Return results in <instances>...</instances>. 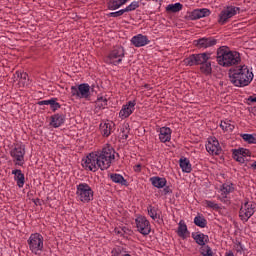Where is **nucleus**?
Listing matches in <instances>:
<instances>
[{
    "label": "nucleus",
    "instance_id": "obj_49",
    "mask_svg": "<svg viewBox=\"0 0 256 256\" xmlns=\"http://www.w3.org/2000/svg\"><path fill=\"white\" fill-rule=\"evenodd\" d=\"M145 88H146V89H149V85L146 84V85H145Z\"/></svg>",
    "mask_w": 256,
    "mask_h": 256
},
{
    "label": "nucleus",
    "instance_id": "obj_38",
    "mask_svg": "<svg viewBox=\"0 0 256 256\" xmlns=\"http://www.w3.org/2000/svg\"><path fill=\"white\" fill-rule=\"evenodd\" d=\"M233 159L238 163H245V158L241 155L239 149L233 151Z\"/></svg>",
    "mask_w": 256,
    "mask_h": 256
},
{
    "label": "nucleus",
    "instance_id": "obj_17",
    "mask_svg": "<svg viewBox=\"0 0 256 256\" xmlns=\"http://www.w3.org/2000/svg\"><path fill=\"white\" fill-rule=\"evenodd\" d=\"M235 191V185L231 182H226L222 184L220 187V195L218 196V199L222 201V203H225L227 201V197H229L230 193H233Z\"/></svg>",
    "mask_w": 256,
    "mask_h": 256
},
{
    "label": "nucleus",
    "instance_id": "obj_33",
    "mask_svg": "<svg viewBox=\"0 0 256 256\" xmlns=\"http://www.w3.org/2000/svg\"><path fill=\"white\" fill-rule=\"evenodd\" d=\"M200 71L204 73V75H211V62H205L204 64H200Z\"/></svg>",
    "mask_w": 256,
    "mask_h": 256
},
{
    "label": "nucleus",
    "instance_id": "obj_22",
    "mask_svg": "<svg viewBox=\"0 0 256 256\" xmlns=\"http://www.w3.org/2000/svg\"><path fill=\"white\" fill-rule=\"evenodd\" d=\"M12 175H14V181H16L19 189H23L25 185V174L20 169L12 170Z\"/></svg>",
    "mask_w": 256,
    "mask_h": 256
},
{
    "label": "nucleus",
    "instance_id": "obj_43",
    "mask_svg": "<svg viewBox=\"0 0 256 256\" xmlns=\"http://www.w3.org/2000/svg\"><path fill=\"white\" fill-rule=\"evenodd\" d=\"M171 193H173V190H171V187L169 186H165L164 189H163V194L164 195H171Z\"/></svg>",
    "mask_w": 256,
    "mask_h": 256
},
{
    "label": "nucleus",
    "instance_id": "obj_9",
    "mask_svg": "<svg viewBox=\"0 0 256 256\" xmlns=\"http://www.w3.org/2000/svg\"><path fill=\"white\" fill-rule=\"evenodd\" d=\"M211 59V53L204 52L200 54H192L188 58L184 59V65L193 67V65H203L209 62Z\"/></svg>",
    "mask_w": 256,
    "mask_h": 256
},
{
    "label": "nucleus",
    "instance_id": "obj_34",
    "mask_svg": "<svg viewBox=\"0 0 256 256\" xmlns=\"http://www.w3.org/2000/svg\"><path fill=\"white\" fill-rule=\"evenodd\" d=\"M148 215L153 219V221H156V219H159V214L157 213V208L153 207L152 205L147 207Z\"/></svg>",
    "mask_w": 256,
    "mask_h": 256
},
{
    "label": "nucleus",
    "instance_id": "obj_2",
    "mask_svg": "<svg viewBox=\"0 0 256 256\" xmlns=\"http://www.w3.org/2000/svg\"><path fill=\"white\" fill-rule=\"evenodd\" d=\"M253 70L249 69L247 65L237 66L230 70L229 79L234 87H248L253 81Z\"/></svg>",
    "mask_w": 256,
    "mask_h": 256
},
{
    "label": "nucleus",
    "instance_id": "obj_20",
    "mask_svg": "<svg viewBox=\"0 0 256 256\" xmlns=\"http://www.w3.org/2000/svg\"><path fill=\"white\" fill-rule=\"evenodd\" d=\"M130 41L134 47H145V45H149L150 43L149 38L143 34L133 36Z\"/></svg>",
    "mask_w": 256,
    "mask_h": 256
},
{
    "label": "nucleus",
    "instance_id": "obj_36",
    "mask_svg": "<svg viewBox=\"0 0 256 256\" xmlns=\"http://www.w3.org/2000/svg\"><path fill=\"white\" fill-rule=\"evenodd\" d=\"M194 223L197 227H201L202 229L207 227V220H205L202 216H196L194 218Z\"/></svg>",
    "mask_w": 256,
    "mask_h": 256
},
{
    "label": "nucleus",
    "instance_id": "obj_6",
    "mask_svg": "<svg viewBox=\"0 0 256 256\" xmlns=\"http://www.w3.org/2000/svg\"><path fill=\"white\" fill-rule=\"evenodd\" d=\"M25 146L23 143H17L12 146L10 149V157L14 165H18L19 167H23L25 165Z\"/></svg>",
    "mask_w": 256,
    "mask_h": 256
},
{
    "label": "nucleus",
    "instance_id": "obj_11",
    "mask_svg": "<svg viewBox=\"0 0 256 256\" xmlns=\"http://www.w3.org/2000/svg\"><path fill=\"white\" fill-rule=\"evenodd\" d=\"M239 11H241V8L235 6H228L226 9L222 10L218 18L219 25H225V23H227L231 17H235Z\"/></svg>",
    "mask_w": 256,
    "mask_h": 256
},
{
    "label": "nucleus",
    "instance_id": "obj_32",
    "mask_svg": "<svg viewBox=\"0 0 256 256\" xmlns=\"http://www.w3.org/2000/svg\"><path fill=\"white\" fill-rule=\"evenodd\" d=\"M95 107L99 111H101V109H105V107H107V99L103 96L98 97L95 102Z\"/></svg>",
    "mask_w": 256,
    "mask_h": 256
},
{
    "label": "nucleus",
    "instance_id": "obj_16",
    "mask_svg": "<svg viewBox=\"0 0 256 256\" xmlns=\"http://www.w3.org/2000/svg\"><path fill=\"white\" fill-rule=\"evenodd\" d=\"M193 45H195L197 49H209V47H215V45H217V39L213 37H203L198 40H194Z\"/></svg>",
    "mask_w": 256,
    "mask_h": 256
},
{
    "label": "nucleus",
    "instance_id": "obj_42",
    "mask_svg": "<svg viewBox=\"0 0 256 256\" xmlns=\"http://www.w3.org/2000/svg\"><path fill=\"white\" fill-rule=\"evenodd\" d=\"M17 75H18V77H20V79L22 80V81H27V78L29 77V75L27 74V73H25V72H17Z\"/></svg>",
    "mask_w": 256,
    "mask_h": 256
},
{
    "label": "nucleus",
    "instance_id": "obj_47",
    "mask_svg": "<svg viewBox=\"0 0 256 256\" xmlns=\"http://www.w3.org/2000/svg\"><path fill=\"white\" fill-rule=\"evenodd\" d=\"M251 169H254V171H256V161L253 162L251 165H250Z\"/></svg>",
    "mask_w": 256,
    "mask_h": 256
},
{
    "label": "nucleus",
    "instance_id": "obj_40",
    "mask_svg": "<svg viewBox=\"0 0 256 256\" xmlns=\"http://www.w3.org/2000/svg\"><path fill=\"white\" fill-rule=\"evenodd\" d=\"M238 151L241 153V156L244 157H251V151L246 148H239Z\"/></svg>",
    "mask_w": 256,
    "mask_h": 256
},
{
    "label": "nucleus",
    "instance_id": "obj_19",
    "mask_svg": "<svg viewBox=\"0 0 256 256\" xmlns=\"http://www.w3.org/2000/svg\"><path fill=\"white\" fill-rule=\"evenodd\" d=\"M211 11L207 8L195 9L190 13V19L192 21H197V19H202V17H209Z\"/></svg>",
    "mask_w": 256,
    "mask_h": 256
},
{
    "label": "nucleus",
    "instance_id": "obj_29",
    "mask_svg": "<svg viewBox=\"0 0 256 256\" xmlns=\"http://www.w3.org/2000/svg\"><path fill=\"white\" fill-rule=\"evenodd\" d=\"M177 234L179 235V237H182L183 239H185V237L189 235V230H187V224H185V221L181 220L178 223Z\"/></svg>",
    "mask_w": 256,
    "mask_h": 256
},
{
    "label": "nucleus",
    "instance_id": "obj_24",
    "mask_svg": "<svg viewBox=\"0 0 256 256\" xmlns=\"http://www.w3.org/2000/svg\"><path fill=\"white\" fill-rule=\"evenodd\" d=\"M65 123V115L63 114H55L51 117L50 125L57 129V127H61Z\"/></svg>",
    "mask_w": 256,
    "mask_h": 256
},
{
    "label": "nucleus",
    "instance_id": "obj_10",
    "mask_svg": "<svg viewBox=\"0 0 256 256\" xmlns=\"http://www.w3.org/2000/svg\"><path fill=\"white\" fill-rule=\"evenodd\" d=\"M125 57V48L123 46H115L108 55V61L111 65H119Z\"/></svg>",
    "mask_w": 256,
    "mask_h": 256
},
{
    "label": "nucleus",
    "instance_id": "obj_23",
    "mask_svg": "<svg viewBox=\"0 0 256 256\" xmlns=\"http://www.w3.org/2000/svg\"><path fill=\"white\" fill-rule=\"evenodd\" d=\"M150 183L156 189H163L167 185V179L165 177L153 176L150 178Z\"/></svg>",
    "mask_w": 256,
    "mask_h": 256
},
{
    "label": "nucleus",
    "instance_id": "obj_25",
    "mask_svg": "<svg viewBox=\"0 0 256 256\" xmlns=\"http://www.w3.org/2000/svg\"><path fill=\"white\" fill-rule=\"evenodd\" d=\"M38 105H50L52 111H57V109H61V104L57 102V98L39 101Z\"/></svg>",
    "mask_w": 256,
    "mask_h": 256
},
{
    "label": "nucleus",
    "instance_id": "obj_27",
    "mask_svg": "<svg viewBox=\"0 0 256 256\" xmlns=\"http://www.w3.org/2000/svg\"><path fill=\"white\" fill-rule=\"evenodd\" d=\"M111 181L113 183H117L118 185H123L124 187H127V180L123 175L117 174V173H112L109 175Z\"/></svg>",
    "mask_w": 256,
    "mask_h": 256
},
{
    "label": "nucleus",
    "instance_id": "obj_13",
    "mask_svg": "<svg viewBox=\"0 0 256 256\" xmlns=\"http://www.w3.org/2000/svg\"><path fill=\"white\" fill-rule=\"evenodd\" d=\"M206 151L209 155H221L223 150L221 149V144H219L217 138L209 137L206 143Z\"/></svg>",
    "mask_w": 256,
    "mask_h": 256
},
{
    "label": "nucleus",
    "instance_id": "obj_45",
    "mask_svg": "<svg viewBox=\"0 0 256 256\" xmlns=\"http://www.w3.org/2000/svg\"><path fill=\"white\" fill-rule=\"evenodd\" d=\"M134 171H136V173L141 172V164H137L134 166Z\"/></svg>",
    "mask_w": 256,
    "mask_h": 256
},
{
    "label": "nucleus",
    "instance_id": "obj_26",
    "mask_svg": "<svg viewBox=\"0 0 256 256\" xmlns=\"http://www.w3.org/2000/svg\"><path fill=\"white\" fill-rule=\"evenodd\" d=\"M179 165L183 173H191V171H193L191 161L187 158H180Z\"/></svg>",
    "mask_w": 256,
    "mask_h": 256
},
{
    "label": "nucleus",
    "instance_id": "obj_15",
    "mask_svg": "<svg viewBox=\"0 0 256 256\" xmlns=\"http://www.w3.org/2000/svg\"><path fill=\"white\" fill-rule=\"evenodd\" d=\"M135 221L136 227L141 235H149L151 233V223L145 216H138Z\"/></svg>",
    "mask_w": 256,
    "mask_h": 256
},
{
    "label": "nucleus",
    "instance_id": "obj_31",
    "mask_svg": "<svg viewBox=\"0 0 256 256\" xmlns=\"http://www.w3.org/2000/svg\"><path fill=\"white\" fill-rule=\"evenodd\" d=\"M181 9H183V4L177 2L175 4H169L166 7V11H168V13H179V11H181Z\"/></svg>",
    "mask_w": 256,
    "mask_h": 256
},
{
    "label": "nucleus",
    "instance_id": "obj_18",
    "mask_svg": "<svg viewBox=\"0 0 256 256\" xmlns=\"http://www.w3.org/2000/svg\"><path fill=\"white\" fill-rule=\"evenodd\" d=\"M159 141L161 143H169L171 141V134L173 131L169 127H161L157 130Z\"/></svg>",
    "mask_w": 256,
    "mask_h": 256
},
{
    "label": "nucleus",
    "instance_id": "obj_3",
    "mask_svg": "<svg viewBox=\"0 0 256 256\" xmlns=\"http://www.w3.org/2000/svg\"><path fill=\"white\" fill-rule=\"evenodd\" d=\"M217 61L221 67H233L241 63V54L229 50L227 46H222L217 50Z\"/></svg>",
    "mask_w": 256,
    "mask_h": 256
},
{
    "label": "nucleus",
    "instance_id": "obj_39",
    "mask_svg": "<svg viewBox=\"0 0 256 256\" xmlns=\"http://www.w3.org/2000/svg\"><path fill=\"white\" fill-rule=\"evenodd\" d=\"M135 9H139V1H133L131 4H129L126 8H124V11L126 13H129L131 11H135Z\"/></svg>",
    "mask_w": 256,
    "mask_h": 256
},
{
    "label": "nucleus",
    "instance_id": "obj_12",
    "mask_svg": "<svg viewBox=\"0 0 256 256\" xmlns=\"http://www.w3.org/2000/svg\"><path fill=\"white\" fill-rule=\"evenodd\" d=\"M254 213L255 205L253 204V202H245L240 208L239 217L241 221L247 222L249 221V219H251V217H253Z\"/></svg>",
    "mask_w": 256,
    "mask_h": 256
},
{
    "label": "nucleus",
    "instance_id": "obj_35",
    "mask_svg": "<svg viewBox=\"0 0 256 256\" xmlns=\"http://www.w3.org/2000/svg\"><path fill=\"white\" fill-rule=\"evenodd\" d=\"M242 139L249 144H256V134H242Z\"/></svg>",
    "mask_w": 256,
    "mask_h": 256
},
{
    "label": "nucleus",
    "instance_id": "obj_48",
    "mask_svg": "<svg viewBox=\"0 0 256 256\" xmlns=\"http://www.w3.org/2000/svg\"><path fill=\"white\" fill-rule=\"evenodd\" d=\"M225 256H235V255L233 254V252H229Z\"/></svg>",
    "mask_w": 256,
    "mask_h": 256
},
{
    "label": "nucleus",
    "instance_id": "obj_46",
    "mask_svg": "<svg viewBox=\"0 0 256 256\" xmlns=\"http://www.w3.org/2000/svg\"><path fill=\"white\" fill-rule=\"evenodd\" d=\"M248 101H250V103H256V96H250Z\"/></svg>",
    "mask_w": 256,
    "mask_h": 256
},
{
    "label": "nucleus",
    "instance_id": "obj_21",
    "mask_svg": "<svg viewBox=\"0 0 256 256\" xmlns=\"http://www.w3.org/2000/svg\"><path fill=\"white\" fill-rule=\"evenodd\" d=\"M100 131L103 137H109L115 131V123L113 121H105L100 124Z\"/></svg>",
    "mask_w": 256,
    "mask_h": 256
},
{
    "label": "nucleus",
    "instance_id": "obj_14",
    "mask_svg": "<svg viewBox=\"0 0 256 256\" xmlns=\"http://www.w3.org/2000/svg\"><path fill=\"white\" fill-rule=\"evenodd\" d=\"M135 105H137V101L135 100H130L124 104L119 111V119H129L135 112Z\"/></svg>",
    "mask_w": 256,
    "mask_h": 256
},
{
    "label": "nucleus",
    "instance_id": "obj_41",
    "mask_svg": "<svg viewBox=\"0 0 256 256\" xmlns=\"http://www.w3.org/2000/svg\"><path fill=\"white\" fill-rule=\"evenodd\" d=\"M125 12V9H121V10H118L116 12H110L108 14L109 17H121V15H123Z\"/></svg>",
    "mask_w": 256,
    "mask_h": 256
},
{
    "label": "nucleus",
    "instance_id": "obj_44",
    "mask_svg": "<svg viewBox=\"0 0 256 256\" xmlns=\"http://www.w3.org/2000/svg\"><path fill=\"white\" fill-rule=\"evenodd\" d=\"M235 249H236L237 253H241L243 251V245H241V242H238L235 245Z\"/></svg>",
    "mask_w": 256,
    "mask_h": 256
},
{
    "label": "nucleus",
    "instance_id": "obj_8",
    "mask_svg": "<svg viewBox=\"0 0 256 256\" xmlns=\"http://www.w3.org/2000/svg\"><path fill=\"white\" fill-rule=\"evenodd\" d=\"M194 241L201 245L200 253L202 256H213V250L209 245H205L206 243H209V236L203 234V233H196L193 234Z\"/></svg>",
    "mask_w": 256,
    "mask_h": 256
},
{
    "label": "nucleus",
    "instance_id": "obj_37",
    "mask_svg": "<svg viewBox=\"0 0 256 256\" xmlns=\"http://www.w3.org/2000/svg\"><path fill=\"white\" fill-rule=\"evenodd\" d=\"M203 205L204 207H207V209H214V210L219 209V204H217L215 201L204 200Z\"/></svg>",
    "mask_w": 256,
    "mask_h": 256
},
{
    "label": "nucleus",
    "instance_id": "obj_1",
    "mask_svg": "<svg viewBox=\"0 0 256 256\" xmlns=\"http://www.w3.org/2000/svg\"><path fill=\"white\" fill-rule=\"evenodd\" d=\"M115 161V149L113 146L106 144L101 150L90 153L82 160V167L88 171H105L111 167Z\"/></svg>",
    "mask_w": 256,
    "mask_h": 256
},
{
    "label": "nucleus",
    "instance_id": "obj_28",
    "mask_svg": "<svg viewBox=\"0 0 256 256\" xmlns=\"http://www.w3.org/2000/svg\"><path fill=\"white\" fill-rule=\"evenodd\" d=\"M128 1L129 0H110L108 2V9H110V11H116V9L123 7Z\"/></svg>",
    "mask_w": 256,
    "mask_h": 256
},
{
    "label": "nucleus",
    "instance_id": "obj_30",
    "mask_svg": "<svg viewBox=\"0 0 256 256\" xmlns=\"http://www.w3.org/2000/svg\"><path fill=\"white\" fill-rule=\"evenodd\" d=\"M220 127L226 133H231L235 129V125L231 123V120H223L220 123Z\"/></svg>",
    "mask_w": 256,
    "mask_h": 256
},
{
    "label": "nucleus",
    "instance_id": "obj_5",
    "mask_svg": "<svg viewBox=\"0 0 256 256\" xmlns=\"http://www.w3.org/2000/svg\"><path fill=\"white\" fill-rule=\"evenodd\" d=\"M94 193L93 188L85 182L76 186V199L81 203H91V201H93Z\"/></svg>",
    "mask_w": 256,
    "mask_h": 256
},
{
    "label": "nucleus",
    "instance_id": "obj_7",
    "mask_svg": "<svg viewBox=\"0 0 256 256\" xmlns=\"http://www.w3.org/2000/svg\"><path fill=\"white\" fill-rule=\"evenodd\" d=\"M70 93L75 99H85V101H89V99H91V86H89L88 83L71 86Z\"/></svg>",
    "mask_w": 256,
    "mask_h": 256
},
{
    "label": "nucleus",
    "instance_id": "obj_4",
    "mask_svg": "<svg viewBox=\"0 0 256 256\" xmlns=\"http://www.w3.org/2000/svg\"><path fill=\"white\" fill-rule=\"evenodd\" d=\"M27 244L32 255L41 256L45 249V238L43 235H41V233L35 232L30 234Z\"/></svg>",
    "mask_w": 256,
    "mask_h": 256
}]
</instances>
